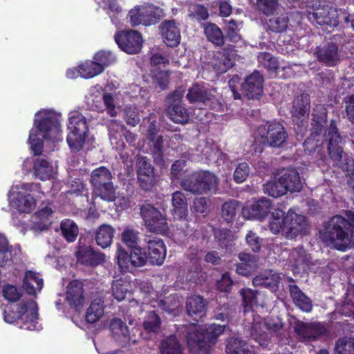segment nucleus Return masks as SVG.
<instances>
[{
	"mask_svg": "<svg viewBox=\"0 0 354 354\" xmlns=\"http://www.w3.org/2000/svg\"><path fill=\"white\" fill-rule=\"evenodd\" d=\"M279 282L280 277L279 274L272 270L261 272L252 279V284L254 286L268 288L272 292L278 290Z\"/></svg>",
	"mask_w": 354,
	"mask_h": 354,
	"instance_id": "obj_24",
	"label": "nucleus"
},
{
	"mask_svg": "<svg viewBox=\"0 0 354 354\" xmlns=\"http://www.w3.org/2000/svg\"><path fill=\"white\" fill-rule=\"evenodd\" d=\"M145 6H138L132 8L129 12V21L132 27H136L139 25L144 26V21L145 16L142 14V12H145Z\"/></svg>",
	"mask_w": 354,
	"mask_h": 354,
	"instance_id": "obj_61",
	"label": "nucleus"
},
{
	"mask_svg": "<svg viewBox=\"0 0 354 354\" xmlns=\"http://www.w3.org/2000/svg\"><path fill=\"white\" fill-rule=\"evenodd\" d=\"M193 268H190L188 270L187 277L189 281L194 283H201L203 280V272L200 263V259L194 258L191 260Z\"/></svg>",
	"mask_w": 354,
	"mask_h": 354,
	"instance_id": "obj_57",
	"label": "nucleus"
},
{
	"mask_svg": "<svg viewBox=\"0 0 354 354\" xmlns=\"http://www.w3.org/2000/svg\"><path fill=\"white\" fill-rule=\"evenodd\" d=\"M6 322L12 324L17 322L21 329L38 330V307L37 304L29 299L17 305L6 306L3 312Z\"/></svg>",
	"mask_w": 354,
	"mask_h": 354,
	"instance_id": "obj_4",
	"label": "nucleus"
},
{
	"mask_svg": "<svg viewBox=\"0 0 354 354\" xmlns=\"http://www.w3.org/2000/svg\"><path fill=\"white\" fill-rule=\"evenodd\" d=\"M19 252L9 245L7 238L0 233V268L11 266Z\"/></svg>",
	"mask_w": 354,
	"mask_h": 354,
	"instance_id": "obj_28",
	"label": "nucleus"
},
{
	"mask_svg": "<svg viewBox=\"0 0 354 354\" xmlns=\"http://www.w3.org/2000/svg\"><path fill=\"white\" fill-rule=\"evenodd\" d=\"M323 137H325L327 152L333 165L339 167L344 171L348 172L351 170L352 160L344 152L343 138L335 120H330L326 131L324 134L323 133Z\"/></svg>",
	"mask_w": 354,
	"mask_h": 354,
	"instance_id": "obj_6",
	"label": "nucleus"
},
{
	"mask_svg": "<svg viewBox=\"0 0 354 354\" xmlns=\"http://www.w3.org/2000/svg\"><path fill=\"white\" fill-rule=\"evenodd\" d=\"M214 318L224 322L223 324L213 323L205 328L192 326L186 334L187 347L192 354H209L211 348L216 344L218 336L227 328L230 317L225 313H217Z\"/></svg>",
	"mask_w": 354,
	"mask_h": 354,
	"instance_id": "obj_2",
	"label": "nucleus"
},
{
	"mask_svg": "<svg viewBox=\"0 0 354 354\" xmlns=\"http://www.w3.org/2000/svg\"><path fill=\"white\" fill-rule=\"evenodd\" d=\"M115 232V228L110 225H100L96 230L95 234L97 245L103 249L110 247L113 243Z\"/></svg>",
	"mask_w": 354,
	"mask_h": 354,
	"instance_id": "obj_32",
	"label": "nucleus"
},
{
	"mask_svg": "<svg viewBox=\"0 0 354 354\" xmlns=\"http://www.w3.org/2000/svg\"><path fill=\"white\" fill-rule=\"evenodd\" d=\"M259 10L267 16L273 15L279 7L278 0H257Z\"/></svg>",
	"mask_w": 354,
	"mask_h": 354,
	"instance_id": "obj_62",
	"label": "nucleus"
},
{
	"mask_svg": "<svg viewBox=\"0 0 354 354\" xmlns=\"http://www.w3.org/2000/svg\"><path fill=\"white\" fill-rule=\"evenodd\" d=\"M60 229L63 237L68 243L74 242L79 234L77 225L73 220L66 218L60 224Z\"/></svg>",
	"mask_w": 354,
	"mask_h": 354,
	"instance_id": "obj_43",
	"label": "nucleus"
},
{
	"mask_svg": "<svg viewBox=\"0 0 354 354\" xmlns=\"http://www.w3.org/2000/svg\"><path fill=\"white\" fill-rule=\"evenodd\" d=\"M83 241L86 239L80 237L75 252L77 261L82 265L93 268L102 264L105 261V254L95 251L91 245L85 244Z\"/></svg>",
	"mask_w": 354,
	"mask_h": 354,
	"instance_id": "obj_16",
	"label": "nucleus"
},
{
	"mask_svg": "<svg viewBox=\"0 0 354 354\" xmlns=\"http://www.w3.org/2000/svg\"><path fill=\"white\" fill-rule=\"evenodd\" d=\"M10 203L19 212L23 213H31L36 207L35 198L30 194H24L21 192L14 194Z\"/></svg>",
	"mask_w": 354,
	"mask_h": 354,
	"instance_id": "obj_29",
	"label": "nucleus"
},
{
	"mask_svg": "<svg viewBox=\"0 0 354 354\" xmlns=\"http://www.w3.org/2000/svg\"><path fill=\"white\" fill-rule=\"evenodd\" d=\"M204 34L209 42L216 46H223L225 42V37L222 30L214 23L203 24Z\"/></svg>",
	"mask_w": 354,
	"mask_h": 354,
	"instance_id": "obj_35",
	"label": "nucleus"
},
{
	"mask_svg": "<svg viewBox=\"0 0 354 354\" xmlns=\"http://www.w3.org/2000/svg\"><path fill=\"white\" fill-rule=\"evenodd\" d=\"M257 132L263 146L280 149L287 142L288 132L284 126L276 120L266 121L260 124Z\"/></svg>",
	"mask_w": 354,
	"mask_h": 354,
	"instance_id": "obj_8",
	"label": "nucleus"
},
{
	"mask_svg": "<svg viewBox=\"0 0 354 354\" xmlns=\"http://www.w3.org/2000/svg\"><path fill=\"white\" fill-rule=\"evenodd\" d=\"M172 213L174 218H183L187 212V198L180 191L172 194Z\"/></svg>",
	"mask_w": 354,
	"mask_h": 354,
	"instance_id": "obj_37",
	"label": "nucleus"
},
{
	"mask_svg": "<svg viewBox=\"0 0 354 354\" xmlns=\"http://www.w3.org/2000/svg\"><path fill=\"white\" fill-rule=\"evenodd\" d=\"M162 320L159 315L155 311H149L147 313L142 327L147 333L158 334L160 330Z\"/></svg>",
	"mask_w": 354,
	"mask_h": 354,
	"instance_id": "obj_42",
	"label": "nucleus"
},
{
	"mask_svg": "<svg viewBox=\"0 0 354 354\" xmlns=\"http://www.w3.org/2000/svg\"><path fill=\"white\" fill-rule=\"evenodd\" d=\"M218 184V178L207 170L193 171L184 176L180 182L183 189L194 195L215 194Z\"/></svg>",
	"mask_w": 354,
	"mask_h": 354,
	"instance_id": "obj_5",
	"label": "nucleus"
},
{
	"mask_svg": "<svg viewBox=\"0 0 354 354\" xmlns=\"http://www.w3.org/2000/svg\"><path fill=\"white\" fill-rule=\"evenodd\" d=\"M159 30L164 43L169 47H177L181 40L180 23L175 19H165L159 26Z\"/></svg>",
	"mask_w": 354,
	"mask_h": 354,
	"instance_id": "obj_18",
	"label": "nucleus"
},
{
	"mask_svg": "<svg viewBox=\"0 0 354 354\" xmlns=\"http://www.w3.org/2000/svg\"><path fill=\"white\" fill-rule=\"evenodd\" d=\"M324 223L319 230V239L328 247L345 252L354 240V211L344 210Z\"/></svg>",
	"mask_w": 354,
	"mask_h": 354,
	"instance_id": "obj_1",
	"label": "nucleus"
},
{
	"mask_svg": "<svg viewBox=\"0 0 354 354\" xmlns=\"http://www.w3.org/2000/svg\"><path fill=\"white\" fill-rule=\"evenodd\" d=\"M264 77L258 71L248 75L241 84L243 95L249 100L259 99L263 92Z\"/></svg>",
	"mask_w": 354,
	"mask_h": 354,
	"instance_id": "obj_17",
	"label": "nucleus"
},
{
	"mask_svg": "<svg viewBox=\"0 0 354 354\" xmlns=\"http://www.w3.org/2000/svg\"><path fill=\"white\" fill-rule=\"evenodd\" d=\"M114 38L118 47L128 54H136L142 48V37L138 31L133 30L118 31Z\"/></svg>",
	"mask_w": 354,
	"mask_h": 354,
	"instance_id": "obj_15",
	"label": "nucleus"
},
{
	"mask_svg": "<svg viewBox=\"0 0 354 354\" xmlns=\"http://www.w3.org/2000/svg\"><path fill=\"white\" fill-rule=\"evenodd\" d=\"M286 187L281 180V177L276 178L273 180H270L263 185V191L266 194L273 198H279L286 194L288 191Z\"/></svg>",
	"mask_w": 354,
	"mask_h": 354,
	"instance_id": "obj_45",
	"label": "nucleus"
},
{
	"mask_svg": "<svg viewBox=\"0 0 354 354\" xmlns=\"http://www.w3.org/2000/svg\"><path fill=\"white\" fill-rule=\"evenodd\" d=\"M186 97L190 104L198 103L205 109L218 111L221 107V104L216 95L198 84H195L189 88Z\"/></svg>",
	"mask_w": 354,
	"mask_h": 354,
	"instance_id": "obj_13",
	"label": "nucleus"
},
{
	"mask_svg": "<svg viewBox=\"0 0 354 354\" xmlns=\"http://www.w3.org/2000/svg\"><path fill=\"white\" fill-rule=\"evenodd\" d=\"M140 214L146 227L151 232L164 234L169 230L166 216L149 203L140 207Z\"/></svg>",
	"mask_w": 354,
	"mask_h": 354,
	"instance_id": "obj_12",
	"label": "nucleus"
},
{
	"mask_svg": "<svg viewBox=\"0 0 354 354\" xmlns=\"http://www.w3.org/2000/svg\"><path fill=\"white\" fill-rule=\"evenodd\" d=\"M66 299L71 306L82 307L85 299L82 282L78 280L71 281L67 286Z\"/></svg>",
	"mask_w": 354,
	"mask_h": 354,
	"instance_id": "obj_25",
	"label": "nucleus"
},
{
	"mask_svg": "<svg viewBox=\"0 0 354 354\" xmlns=\"http://www.w3.org/2000/svg\"><path fill=\"white\" fill-rule=\"evenodd\" d=\"M240 294L242 297L244 312L250 311L253 306L257 305L258 291L245 288L240 290Z\"/></svg>",
	"mask_w": 354,
	"mask_h": 354,
	"instance_id": "obj_50",
	"label": "nucleus"
},
{
	"mask_svg": "<svg viewBox=\"0 0 354 354\" xmlns=\"http://www.w3.org/2000/svg\"><path fill=\"white\" fill-rule=\"evenodd\" d=\"M336 354H354V338L344 337L336 342Z\"/></svg>",
	"mask_w": 354,
	"mask_h": 354,
	"instance_id": "obj_55",
	"label": "nucleus"
},
{
	"mask_svg": "<svg viewBox=\"0 0 354 354\" xmlns=\"http://www.w3.org/2000/svg\"><path fill=\"white\" fill-rule=\"evenodd\" d=\"M262 62L264 67L268 70L269 73L277 74L280 68L279 62L276 57L269 53H263L262 55Z\"/></svg>",
	"mask_w": 354,
	"mask_h": 354,
	"instance_id": "obj_63",
	"label": "nucleus"
},
{
	"mask_svg": "<svg viewBox=\"0 0 354 354\" xmlns=\"http://www.w3.org/2000/svg\"><path fill=\"white\" fill-rule=\"evenodd\" d=\"M221 58L226 68H231L234 64L236 56L235 47L232 45H227L223 47L219 52Z\"/></svg>",
	"mask_w": 354,
	"mask_h": 354,
	"instance_id": "obj_60",
	"label": "nucleus"
},
{
	"mask_svg": "<svg viewBox=\"0 0 354 354\" xmlns=\"http://www.w3.org/2000/svg\"><path fill=\"white\" fill-rule=\"evenodd\" d=\"M290 295L294 304L304 312L309 313L313 309L310 299L307 297L297 285H289Z\"/></svg>",
	"mask_w": 354,
	"mask_h": 354,
	"instance_id": "obj_33",
	"label": "nucleus"
},
{
	"mask_svg": "<svg viewBox=\"0 0 354 354\" xmlns=\"http://www.w3.org/2000/svg\"><path fill=\"white\" fill-rule=\"evenodd\" d=\"M239 259L240 262L236 264V272L238 274L248 277L256 271L258 261L256 255L241 252Z\"/></svg>",
	"mask_w": 354,
	"mask_h": 354,
	"instance_id": "obj_26",
	"label": "nucleus"
},
{
	"mask_svg": "<svg viewBox=\"0 0 354 354\" xmlns=\"http://www.w3.org/2000/svg\"><path fill=\"white\" fill-rule=\"evenodd\" d=\"M270 230L274 234L281 233L286 239H295L298 235H305L308 226L306 216L289 209L286 214L277 209L272 214Z\"/></svg>",
	"mask_w": 354,
	"mask_h": 354,
	"instance_id": "obj_3",
	"label": "nucleus"
},
{
	"mask_svg": "<svg viewBox=\"0 0 354 354\" xmlns=\"http://www.w3.org/2000/svg\"><path fill=\"white\" fill-rule=\"evenodd\" d=\"M43 287V279L32 270H27L23 279L22 288L29 295H35L36 290Z\"/></svg>",
	"mask_w": 354,
	"mask_h": 354,
	"instance_id": "obj_34",
	"label": "nucleus"
},
{
	"mask_svg": "<svg viewBox=\"0 0 354 354\" xmlns=\"http://www.w3.org/2000/svg\"><path fill=\"white\" fill-rule=\"evenodd\" d=\"M33 171L35 176L42 181L53 178V165L44 158L35 159L33 163Z\"/></svg>",
	"mask_w": 354,
	"mask_h": 354,
	"instance_id": "obj_36",
	"label": "nucleus"
},
{
	"mask_svg": "<svg viewBox=\"0 0 354 354\" xmlns=\"http://www.w3.org/2000/svg\"><path fill=\"white\" fill-rule=\"evenodd\" d=\"M242 28V23L235 19H230L224 28L225 40L227 39L232 43H238L243 39L240 32Z\"/></svg>",
	"mask_w": 354,
	"mask_h": 354,
	"instance_id": "obj_44",
	"label": "nucleus"
},
{
	"mask_svg": "<svg viewBox=\"0 0 354 354\" xmlns=\"http://www.w3.org/2000/svg\"><path fill=\"white\" fill-rule=\"evenodd\" d=\"M242 203L236 200H230L225 202L221 208V214L223 219L227 223H232L236 215L241 211L243 214Z\"/></svg>",
	"mask_w": 354,
	"mask_h": 354,
	"instance_id": "obj_38",
	"label": "nucleus"
},
{
	"mask_svg": "<svg viewBox=\"0 0 354 354\" xmlns=\"http://www.w3.org/2000/svg\"><path fill=\"white\" fill-rule=\"evenodd\" d=\"M151 77L152 83L156 86L160 87L162 90H165L167 88L169 83V71L154 68L151 71Z\"/></svg>",
	"mask_w": 354,
	"mask_h": 354,
	"instance_id": "obj_51",
	"label": "nucleus"
},
{
	"mask_svg": "<svg viewBox=\"0 0 354 354\" xmlns=\"http://www.w3.org/2000/svg\"><path fill=\"white\" fill-rule=\"evenodd\" d=\"M115 258L122 272H133L136 268L145 266L147 262V252L140 246L131 248L128 252L118 244Z\"/></svg>",
	"mask_w": 354,
	"mask_h": 354,
	"instance_id": "obj_9",
	"label": "nucleus"
},
{
	"mask_svg": "<svg viewBox=\"0 0 354 354\" xmlns=\"http://www.w3.org/2000/svg\"><path fill=\"white\" fill-rule=\"evenodd\" d=\"M310 108V96L307 93H302L295 97L292 102V116L301 120V128L306 130L307 122L305 121L308 117Z\"/></svg>",
	"mask_w": 354,
	"mask_h": 354,
	"instance_id": "obj_22",
	"label": "nucleus"
},
{
	"mask_svg": "<svg viewBox=\"0 0 354 354\" xmlns=\"http://www.w3.org/2000/svg\"><path fill=\"white\" fill-rule=\"evenodd\" d=\"M142 14L145 16L143 20L145 26L158 24L165 15L162 8L153 5L145 6V10Z\"/></svg>",
	"mask_w": 354,
	"mask_h": 354,
	"instance_id": "obj_41",
	"label": "nucleus"
},
{
	"mask_svg": "<svg viewBox=\"0 0 354 354\" xmlns=\"http://www.w3.org/2000/svg\"><path fill=\"white\" fill-rule=\"evenodd\" d=\"M104 315V305L100 301H91L87 309L85 319L88 323L93 324L97 322Z\"/></svg>",
	"mask_w": 354,
	"mask_h": 354,
	"instance_id": "obj_48",
	"label": "nucleus"
},
{
	"mask_svg": "<svg viewBox=\"0 0 354 354\" xmlns=\"http://www.w3.org/2000/svg\"><path fill=\"white\" fill-rule=\"evenodd\" d=\"M110 330L115 339L120 337H127L129 336V330L126 324L120 319H113L110 324Z\"/></svg>",
	"mask_w": 354,
	"mask_h": 354,
	"instance_id": "obj_58",
	"label": "nucleus"
},
{
	"mask_svg": "<svg viewBox=\"0 0 354 354\" xmlns=\"http://www.w3.org/2000/svg\"><path fill=\"white\" fill-rule=\"evenodd\" d=\"M311 131L314 133L322 134L326 131L325 126L327 123V112L326 109L321 108L320 110L314 109L312 114Z\"/></svg>",
	"mask_w": 354,
	"mask_h": 354,
	"instance_id": "obj_40",
	"label": "nucleus"
},
{
	"mask_svg": "<svg viewBox=\"0 0 354 354\" xmlns=\"http://www.w3.org/2000/svg\"><path fill=\"white\" fill-rule=\"evenodd\" d=\"M279 176L288 192H299L302 189V183L298 171L295 169H283Z\"/></svg>",
	"mask_w": 354,
	"mask_h": 354,
	"instance_id": "obj_27",
	"label": "nucleus"
},
{
	"mask_svg": "<svg viewBox=\"0 0 354 354\" xmlns=\"http://www.w3.org/2000/svg\"><path fill=\"white\" fill-rule=\"evenodd\" d=\"M139 232L132 227L127 226L121 233V241L129 248L139 246Z\"/></svg>",
	"mask_w": 354,
	"mask_h": 354,
	"instance_id": "obj_49",
	"label": "nucleus"
},
{
	"mask_svg": "<svg viewBox=\"0 0 354 354\" xmlns=\"http://www.w3.org/2000/svg\"><path fill=\"white\" fill-rule=\"evenodd\" d=\"M90 183L93 187V196L100 197L102 200L109 202L115 200L113 175L108 168L100 166L94 169L90 175Z\"/></svg>",
	"mask_w": 354,
	"mask_h": 354,
	"instance_id": "obj_7",
	"label": "nucleus"
},
{
	"mask_svg": "<svg viewBox=\"0 0 354 354\" xmlns=\"http://www.w3.org/2000/svg\"><path fill=\"white\" fill-rule=\"evenodd\" d=\"M66 141L72 151L77 152L82 149L85 138L88 131L86 118L78 111L71 112L69 117Z\"/></svg>",
	"mask_w": 354,
	"mask_h": 354,
	"instance_id": "obj_10",
	"label": "nucleus"
},
{
	"mask_svg": "<svg viewBox=\"0 0 354 354\" xmlns=\"http://www.w3.org/2000/svg\"><path fill=\"white\" fill-rule=\"evenodd\" d=\"M93 59L103 68L104 71L105 68L115 62L116 57L111 51L100 50L94 55Z\"/></svg>",
	"mask_w": 354,
	"mask_h": 354,
	"instance_id": "obj_54",
	"label": "nucleus"
},
{
	"mask_svg": "<svg viewBox=\"0 0 354 354\" xmlns=\"http://www.w3.org/2000/svg\"><path fill=\"white\" fill-rule=\"evenodd\" d=\"M34 126L42 133V137L46 140H53L57 138L60 131V122L59 117L54 111L44 110L37 112L35 117Z\"/></svg>",
	"mask_w": 354,
	"mask_h": 354,
	"instance_id": "obj_11",
	"label": "nucleus"
},
{
	"mask_svg": "<svg viewBox=\"0 0 354 354\" xmlns=\"http://www.w3.org/2000/svg\"><path fill=\"white\" fill-rule=\"evenodd\" d=\"M2 295L6 300L14 303L21 299L22 293L16 286L6 283L3 286Z\"/></svg>",
	"mask_w": 354,
	"mask_h": 354,
	"instance_id": "obj_59",
	"label": "nucleus"
},
{
	"mask_svg": "<svg viewBox=\"0 0 354 354\" xmlns=\"http://www.w3.org/2000/svg\"><path fill=\"white\" fill-rule=\"evenodd\" d=\"M103 72V68L93 60H86L79 65V73L83 78H93Z\"/></svg>",
	"mask_w": 354,
	"mask_h": 354,
	"instance_id": "obj_46",
	"label": "nucleus"
},
{
	"mask_svg": "<svg viewBox=\"0 0 354 354\" xmlns=\"http://www.w3.org/2000/svg\"><path fill=\"white\" fill-rule=\"evenodd\" d=\"M207 304L201 295H194L188 297L185 303L186 312L193 320L198 322L206 315Z\"/></svg>",
	"mask_w": 354,
	"mask_h": 354,
	"instance_id": "obj_23",
	"label": "nucleus"
},
{
	"mask_svg": "<svg viewBox=\"0 0 354 354\" xmlns=\"http://www.w3.org/2000/svg\"><path fill=\"white\" fill-rule=\"evenodd\" d=\"M272 207V201L262 197L252 203H248L243 207V216L248 219L262 220Z\"/></svg>",
	"mask_w": 354,
	"mask_h": 354,
	"instance_id": "obj_19",
	"label": "nucleus"
},
{
	"mask_svg": "<svg viewBox=\"0 0 354 354\" xmlns=\"http://www.w3.org/2000/svg\"><path fill=\"white\" fill-rule=\"evenodd\" d=\"M147 260L152 265L160 266L166 257L167 250L164 241L158 237H153L147 241Z\"/></svg>",
	"mask_w": 354,
	"mask_h": 354,
	"instance_id": "obj_21",
	"label": "nucleus"
},
{
	"mask_svg": "<svg viewBox=\"0 0 354 354\" xmlns=\"http://www.w3.org/2000/svg\"><path fill=\"white\" fill-rule=\"evenodd\" d=\"M341 315L354 318V290H348L346 293L344 301L337 308Z\"/></svg>",
	"mask_w": 354,
	"mask_h": 354,
	"instance_id": "obj_47",
	"label": "nucleus"
},
{
	"mask_svg": "<svg viewBox=\"0 0 354 354\" xmlns=\"http://www.w3.org/2000/svg\"><path fill=\"white\" fill-rule=\"evenodd\" d=\"M160 354H183V346L176 335L165 337L158 346Z\"/></svg>",
	"mask_w": 354,
	"mask_h": 354,
	"instance_id": "obj_31",
	"label": "nucleus"
},
{
	"mask_svg": "<svg viewBox=\"0 0 354 354\" xmlns=\"http://www.w3.org/2000/svg\"><path fill=\"white\" fill-rule=\"evenodd\" d=\"M288 17L286 15L273 17L268 21L269 29L274 32H283L288 28Z\"/></svg>",
	"mask_w": 354,
	"mask_h": 354,
	"instance_id": "obj_53",
	"label": "nucleus"
},
{
	"mask_svg": "<svg viewBox=\"0 0 354 354\" xmlns=\"http://www.w3.org/2000/svg\"><path fill=\"white\" fill-rule=\"evenodd\" d=\"M225 351L227 354H255L247 342L235 337H232L227 341Z\"/></svg>",
	"mask_w": 354,
	"mask_h": 354,
	"instance_id": "obj_39",
	"label": "nucleus"
},
{
	"mask_svg": "<svg viewBox=\"0 0 354 354\" xmlns=\"http://www.w3.org/2000/svg\"><path fill=\"white\" fill-rule=\"evenodd\" d=\"M315 54L317 60L326 66H335L339 59L337 44L331 41L323 42L315 48Z\"/></svg>",
	"mask_w": 354,
	"mask_h": 354,
	"instance_id": "obj_20",
	"label": "nucleus"
},
{
	"mask_svg": "<svg viewBox=\"0 0 354 354\" xmlns=\"http://www.w3.org/2000/svg\"><path fill=\"white\" fill-rule=\"evenodd\" d=\"M250 171V167L247 162H243L239 163L234 172V180L236 183H243L249 176Z\"/></svg>",
	"mask_w": 354,
	"mask_h": 354,
	"instance_id": "obj_64",
	"label": "nucleus"
},
{
	"mask_svg": "<svg viewBox=\"0 0 354 354\" xmlns=\"http://www.w3.org/2000/svg\"><path fill=\"white\" fill-rule=\"evenodd\" d=\"M322 143L323 135L311 131L310 136L304 142V151L308 153H314L322 147Z\"/></svg>",
	"mask_w": 354,
	"mask_h": 354,
	"instance_id": "obj_52",
	"label": "nucleus"
},
{
	"mask_svg": "<svg viewBox=\"0 0 354 354\" xmlns=\"http://www.w3.org/2000/svg\"><path fill=\"white\" fill-rule=\"evenodd\" d=\"M169 119L177 124H185L189 120V112L182 102H171L167 109Z\"/></svg>",
	"mask_w": 354,
	"mask_h": 354,
	"instance_id": "obj_30",
	"label": "nucleus"
},
{
	"mask_svg": "<svg viewBox=\"0 0 354 354\" xmlns=\"http://www.w3.org/2000/svg\"><path fill=\"white\" fill-rule=\"evenodd\" d=\"M138 183L145 192L151 191L157 183V175L150 160L146 156H141L136 163Z\"/></svg>",
	"mask_w": 354,
	"mask_h": 354,
	"instance_id": "obj_14",
	"label": "nucleus"
},
{
	"mask_svg": "<svg viewBox=\"0 0 354 354\" xmlns=\"http://www.w3.org/2000/svg\"><path fill=\"white\" fill-rule=\"evenodd\" d=\"M342 12L344 14L346 15L344 17L346 21L348 19V15L345 11H342L341 9H337L335 8H328L326 11V16H325V20L321 21V23L324 25H327L329 26L336 27L339 25L340 22L339 16L338 12Z\"/></svg>",
	"mask_w": 354,
	"mask_h": 354,
	"instance_id": "obj_56",
	"label": "nucleus"
}]
</instances>
